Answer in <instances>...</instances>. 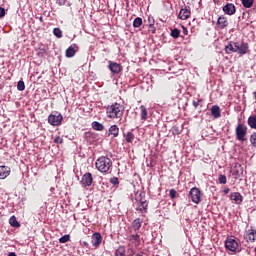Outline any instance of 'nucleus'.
<instances>
[{
    "label": "nucleus",
    "instance_id": "1",
    "mask_svg": "<svg viewBox=\"0 0 256 256\" xmlns=\"http://www.w3.org/2000/svg\"><path fill=\"white\" fill-rule=\"evenodd\" d=\"M225 51L228 55H231V53H237L240 57H243V55H247V52L249 51V44L247 42L231 41L225 46Z\"/></svg>",
    "mask_w": 256,
    "mask_h": 256
},
{
    "label": "nucleus",
    "instance_id": "2",
    "mask_svg": "<svg viewBox=\"0 0 256 256\" xmlns=\"http://www.w3.org/2000/svg\"><path fill=\"white\" fill-rule=\"evenodd\" d=\"M96 169L100 171V173H111V169L113 167V161L105 156H101L96 160Z\"/></svg>",
    "mask_w": 256,
    "mask_h": 256
},
{
    "label": "nucleus",
    "instance_id": "3",
    "mask_svg": "<svg viewBox=\"0 0 256 256\" xmlns=\"http://www.w3.org/2000/svg\"><path fill=\"white\" fill-rule=\"evenodd\" d=\"M106 115L109 119H121L123 117V106L117 102L107 106Z\"/></svg>",
    "mask_w": 256,
    "mask_h": 256
},
{
    "label": "nucleus",
    "instance_id": "4",
    "mask_svg": "<svg viewBox=\"0 0 256 256\" xmlns=\"http://www.w3.org/2000/svg\"><path fill=\"white\" fill-rule=\"evenodd\" d=\"M48 123L53 127H58V125H61V123H63V115H61V113L59 112L50 114L48 116Z\"/></svg>",
    "mask_w": 256,
    "mask_h": 256
},
{
    "label": "nucleus",
    "instance_id": "5",
    "mask_svg": "<svg viewBox=\"0 0 256 256\" xmlns=\"http://www.w3.org/2000/svg\"><path fill=\"white\" fill-rule=\"evenodd\" d=\"M247 136V126L243 124H238L236 127V139L238 141H246L245 137Z\"/></svg>",
    "mask_w": 256,
    "mask_h": 256
},
{
    "label": "nucleus",
    "instance_id": "6",
    "mask_svg": "<svg viewBox=\"0 0 256 256\" xmlns=\"http://www.w3.org/2000/svg\"><path fill=\"white\" fill-rule=\"evenodd\" d=\"M225 248L227 249V251L235 253V251L239 249V243H237V240H235V238L228 237L225 241Z\"/></svg>",
    "mask_w": 256,
    "mask_h": 256
},
{
    "label": "nucleus",
    "instance_id": "7",
    "mask_svg": "<svg viewBox=\"0 0 256 256\" xmlns=\"http://www.w3.org/2000/svg\"><path fill=\"white\" fill-rule=\"evenodd\" d=\"M189 195L193 203H196V205H199V203H201V190H199V188H192L189 192Z\"/></svg>",
    "mask_w": 256,
    "mask_h": 256
},
{
    "label": "nucleus",
    "instance_id": "8",
    "mask_svg": "<svg viewBox=\"0 0 256 256\" xmlns=\"http://www.w3.org/2000/svg\"><path fill=\"white\" fill-rule=\"evenodd\" d=\"M108 69L113 73L114 75H117L123 71V67L121 64L113 61H109Z\"/></svg>",
    "mask_w": 256,
    "mask_h": 256
},
{
    "label": "nucleus",
    "instance_id": "9",
    "mask_svg": "<svg viewBox=\"0 0 256 256\" xmlns=\"http://www.w3.org/2000/svg\"><path fill=\"white\" fill-rule=\"evenodd\" d=\"M81 183L84 187H91V185H93V174L89 172L85 173L82 177Z\"/></svg>",
    "mask_w": 256,
    "mask_h": 256
},
{
    "label": "nucleus",
    "instance_id": "10",
    "mask_svg": "<svg viewBox=\"0 0 256 256\" xmlns=\"http://www.w3.org/2000/svg\"><path fill=\"white\" fill-rule=\"evenodd\" d=\"M102 242L103 236H101V233L96 232L92 235V245L93 247H95V249H97V247H99V245H101Z\"/></svg>",
    "mask_w": 256,
    "mask_h": 256
},
{
    "label": "nucleus",
    "instance_id": "11",
    "mask_svg": "<svg viewBox=\"0 0 256 256\" xmlns=\"http://www.w3.org/2000/svg\"><path fill=\"white\" fill-rule=\"evenodd\" d=\"M189 17H191V11L189 10V7L182 8L178 14V19H181L182 21H187Z\"/></svg>",
    "mask_w": 256,
    "mask_h": 256
},
{
    "label": "nucleus",
    "instance_id": "12",
    "mask_svg": "<svg viewBox=\"0 0 256 256\" xmlns=\"http://www.w3.org/2000/svg\"><path fill=\"white\" fill-rule=\"evenodd\" d=\"M134 207H136V211H138V213H147V207H149V203L147 202L134 203Z\"/></svg>",
    "mask_w": 256,
    "mask_h": 256
},
{
    "label": "nucleus",
    "instance_id": "13",
    "mask_svg": "<svg viewBox=\"0 0 256 256\" xmlns=\"http://www.w3.org/2000/svg\"><path fill=\"white\" fill-rule=\"evenodd\" d=\"M244 239H246V241L249 243H253V241L256 240V230L254 229H249L245 235H244Z\"/></svg>",
    "mask_w": 256,
    "mask_h": 256
},
{
    "label": "nucleus",
    "instance_id": "14",
    "mask_svg": "<svg viewBox=\"0 0 256 256\" xmlns=\"http://www.w3.org/2000/svg\"><path fill=\"white\" fill-rule=\"evenodd\" d=\"M223 11L225 12L226 15H235L237 9L235 8V4L228 3L223 7Z\"/></svg>",
    "mask_w": 256,
    "mask_h": 256
},
{
    "label": "nucleus",
    "instance_id": "15",
    "mask_svg": "<svg viewBox=\"0 0 256 256\" xmlns=\"http://www.w3.org/2000/svg\"><path fill=\"white\" fill-rule=\"evenodd\" d=\"M11 174V168L8 166H0V179H7Z\"/></svg>",
    "mask_w": 256,
    "mask_h": 256
},
{
    "label": "nucleus",
    "instance_id": "16",
    "mask_svg": "<svg viewBox=\"0 0 256 256\" xmlns=\"http://www.w3.org/2000/svg\"><path fill=\"white\" fill-rule=\"evenodd\" d=\"M143 202H147V200L145 199V192L137 191L134 196L133 205L134 203H143Z\"/></svg>",
    "mask_w": 256,
    "mask_h": 256
},
{
    "label": "nucleus",
    "instance_id": "17",
    "mask_svg": "<svg viewBox=\"0 0 256 256\" xmlns=\"http://www.w3.org/2000/svg\"><path fill=\"white\" fill-rule=\"evenodd\" d=\"M130 242L135 247H139V245H141V236H139L138 233L131 234L130 235Z\"/></svg>",
    "mask_w": 256,
    "mask_h": 256
},
{
    "label": "nucleus",
    "instance_id": "18",
    "mask_svg": "<svg viewBox=\"0 0 256 256\" xmlns=\"http://www.w3.org/2000/svg\"><path fill=\"white\" fill-rule=\"evenodd\" d=\"M230 199L232 201H235V203L237 205H240V203H243V196L241 195V193L239 192H233L231 195H230Z\"/></svg>",
    "mask_w": 256,
    "mask_h": 256
},
{
    "label": "nucleus",
    "instance_id": "19",
    "mask_svg": "<svg viewBox=\"0 0 256 256\" xmlns=\"http://www.w3.org/2000/svg\"><path fill=\"white\" fill-rule=\"evenodd\" d=\"M241 171H243L241 164L236 163L234 166V171L232 172L233 177L239 179L241 177Z\"/></svg>",
    "mask_w": 256,
    "mask_h": 256
},
{
    "label": "nucleus",
    "instance_id": "20",
    "mask_svg": "<svg viewBox=\"0 0 256 256\" xmlns=\"http://www.w3.org/2000/svg\"><path fill=\"white\" fill-rule=\"evenodd\" d=\"M217 25L219 29H225V27L229 25L227 18H225V16H220L217 20Z\"/></svg>",
    "mask_w": 256,
    "mask_h": 256
},
{
    "label": "nucleus",
    "instance_id": "21",
    "mask_svg": "<svg viewBox=\"0 0 256 256\" xmlns=\"http://www.w3.org/2000/svg\"><path fill=\"white\" fill-rule=\"evenodd\" d=\"M211 115L214 117V119H219V117H221V108H219L217 105L212 106Z\"/></svg>",
    "mask_w": 256,
    "mask_h": 256
},
{
    "label": "nucleus",
    "instance_id": "22",
    "mask_svg": "<svg viewBox=\"0 0 256 256\" xmlns=\"http://www.w3.org/2000/svg\"><path fill=\"white\" fill-rule=\"evenodd\" d=\"M143 225V219L141 218H136L133 222H132V229H134V231H139L141 229V226Z\"/></svg>",
    "mask_w": 256,
    "mask_h": 256
},
{
    "label": "nucleus",
    "instance_id": "23",
    "mask_svg": "<svg viewBox=\"0 0 256 256\" xmlns=\"http://www.w3.org/2000/svg\"><path fill=\"white\" fill-rule=\"evenodd\" d=\"M109 134L113 135V137H119V127L117 125L110 126Z\"/></svg>",
    "mask_w": 256,
    "mask_h": 256
},
{
    "label": "nucleus",
    "instance_id": "24",
    "mask_svg": "<svg viewBox=\"0 0 256 256\" xmlns=\"http://www.w3.org/2000/svg\"><path fill=\"white\" fill-rule=\"evenodd\" d=\"M92 129H94V131H103V129H105V126L97 121L92 122Z\"/></svg>",
    "mask_w": 256,
    "mask_h": 256
},
{
    "label": "nucleus",
    "instance_id": "25",
    "mask_svg": "<svg viewBox=\"0 0 256 256\" xmlns=\"http://www.w3.org/2000/svg\"><path fill=\"white\" fill-rule=\"evenodd\" d=\"M248 125L251 129H256V116L255 115L249 116Z\"/></svg>",
    "mask_w": 256,
    "mask_h": 256
},
{
    "label": "nucleus",
    "instance_id": "26",
    "mask_svg": "<svg viewBox=\"0 0 256 256\" xmlns=\"http://www.w3.org/2000/svg\"><path fill=\"white\" fill-rule=\"evenodd\" d=\"M140 109H141L142 121H147V115H148L147 108L144 105H142V106H140Z\"/></svg>",
    "mask_w": 256,
    "mask_h": 256
},
{
    "label": "nucleus",
    "instance_id": "27",
    "mask_svg": "<svg viewBox=\"0 0 256 256\" xmlns=\"http://www.w3.org/2000/svg\"><path fill=\"white\" fill-rule=\"evenodd\" d=\"M75 53H77V51H75V48H73L72 46H70V47L66 50V57H68V58L75 57Z\"/></svg>",
    "mask_w": 256,
    "mask_h": 256
},
{
    "label": "nucleus",
    "instance_id": "28",
    "mask_svg": "<svg viewBox=\"0 0 256 256\" xmlns=\"http://www.w3.org/2000/svg\"><path fill=\"white\" fill-rule=\"evenodd\" d=\"M9 223L11 227H21V224L17 221V218L15 216L10 217Z\"/></svg>",
    "mask_w": 256,
    "mask_h": 256
},
{
    "label": "nucleus",
    "instance_id": "29",
    "mask_svg": "<svg viewBox=\"0 0 256 256\" xmlns=\"http://www.w3.org/2000/svg\"><path fill=\"white\" fill-rule=\"evenodd\" d=\"M255 0H242V5L243 7H245L246 9H251V7H253V3Z\"/></svg>",
    "mask_w": 256,
    "mask_h": 256
},
{
    "label": "nucleus",
    "instance_id": "30",
    "mask_svg": "<svg viewBox=\"0 0 256 256\" xmlns=\"http://www.w3.org/2000/svg\"><path fill=\"white\" fill-rule=\"evenodd\" d=\"M115 256H127L125 254V247L119 246L118 249H116V251H115Z\"/></svg>",
    "mask_w": 256,
    "mask_h": 256
},
{
    "label": "nucleus",
    "instance_id": "31",
    "mask_svg": "<svg viewBox=\"0 0 256 256\" xmlns=\"http://www.w3.org/2000/svg\"><path fill=\"white\" fill-rule=\"evenodd\" d=\"M141 25H143V19H141L140 17L135 18L133 21V27L137 28L141 27Z\"/></svg>",
    "mask_w": 256,
    "mask_h": 256
},
{
    "label": "nucleus",
    "instance_id": "32",
    "mask_svg": "<svg viewBox=\"0 0 256 256\" xmlns=\"http://www.w3.org/2000/svg\"><path fill=\"white\" fill-rule=\"evenodd\" d=\"M133 139H135V135H133V132H127L125 140L127 143H133Z\"/></svg>",
    "mask_w": 256,
    "mask_h": 256
},
{
    "label": "nucleus",
    "instance_id": "33",
    "mask_svg": "<svg viewBox=\"0 0 256 256\" xmlns=\"http://www.w3.org/2000/svg\"><path fill=\"white\" fill-rule=\"evenodd\" d=\"M53 33L58 39H61V37H63V31H61L59 28H54Z\"/></svg>",
    "mask_w": 256,
    "mask_h": 256
},
{
    "label": "nucleus",
    "instance_id": "34",
    "mask_svg": "<svg viewBox=\"0 0 256 256\" xmlns=\"http://www.w3.org/2000/svg\"><path fill=\"white\" fill-rule=\"evenodd\" d=\"M179 35H181V31H179V29L174 28L171 31V37H173L174 39H178Z\"/></svg>",
    "mask_w": 256,
    "mask_h": 256
},
{
    "label": "nucleus",
    "instance_id": "35",
    "mask_svg": "<svg viewBox=\"0 0 256 256\" xmlns=\"http://www.w3.org/2000/svg\"><path fill=\"white\" fill-rule=\"evenodd\" d=\"M71 236L66 234L59 239V243H69Z\"/></svg>",
    "mask_w": 256,
    "mask_h": 256
},
{
    "label": "nucleus",
    "instance_id": "36",
    "mask_svg": "<svg viewBox=\"0 0 256 256\" xmlns=\"http://www.w3.org/2000/svg\"><path fill=\"white\" fill-rule=\"evenodd\" d=\"M17 89L18 91H25V82L23 80L18 81Z\"/></svg>",
    "mask_w": 256,
    "mask_h": 256
},
{
    "label": "nucleus",
    "instance_id": "37",
    "mask_svg": "<svg viewBox=\"0 0 256 256\" xmlns=\"http://www.w3.org/2000/svg\"><path fill=\"white\" fill-rule=\"evenodd\" d=\"M218 181L220 183V185H225L227 183V176L225 175H220L218 177Z\"/></svg>",
    "mask_w": 256,
    "mask_h": 256
},
{
    "label": "nucleus",
    "instance_id": "38",
    "mask_svg": "<svg viewBox=\"0 0 256 256\" xmlns=\"http://www.w3.org/2000/svg\"><path fill=\"white\" fill-rule=\"evenodd\" d=\"M250 143L253 147H256V132H254L253 134H251L250 136Z\"/></svg>",
    "mask_w": 256,
    "mask_h": 256
},
{
    "label": "nucleus",
    "instance_id": "39",
    "mask_svg": "<svg viewBox=\"0 0 256 256\" xmlns=\"http://www.w3.org/2000/svg\"><path fill=\"white\" fill-rule=\"evenodd\" d=\"M169 195H170V199H175L177 197V190L171 189Z\"/></svg>",
    "mask_w": 256,
    "mask_h": 256
},
{
    "label": "nucleus",
    "instance_id": "40",
    "mask_svg": "<svg viewBox=\"0 0 256 256\" xmlns=\"http://www.w3.org/2000/svg\"><path fill=\"white\" fill-rule=\"evenodd\" d=\"M110 183H111L112 185H119V178H117V177H112V178L110 179Z\"/></svg>",
    "mask_w": 256,
    "mask_h": 256
},
{
    "label": "nucleus",
    "instance_id": "41",
    "mask_svg": "<svg viewBox=\"0 0 256 256\" xmlns=\"http://www.w3.org/2000/svg\"><path fill=\"white\" fill-rule=\"evenodd\" d=\"M54 143H57V145H61L63 143V138L61 136H58L54 139Z\"/></svg>",
    "mask_w": 256,
    "mask_h": 256
},
{
    "label": "nucleus",
    "instance_id": "42",
    "mask_svg": "<svg viewBox=\"0 0 256 256\" xmlns=\"http://www.w3.org/2000/svg\"><path fill=\"white\" fill-rule=\"evenodd\" d=\"M5 15H7V11L5 10V8L0 7V17H5Z\"/></svg>",
    "mask_w": 256,
    "mask_h": 256
},
{
    "label": "nucleus",
    "instance_id": "43",
    "mask_svg": "<svg viewBox=\"0 0 256 256\" xmlns=\"http://www.w3.org/2000/svg\"><path fill=\"white\" fill-rule=\"evenodd\" d=\"M153 23H155V21L153 20V17H148V27H153Z\"/></svg>",
    "mask_w": 256,
    "mask_h": 256
},
{
    "label": "nucleus",
    "instance_id": "44",
    "mask_svg": "<svg viewBox=\"0 0 256 256\" xmlns=\"http://www.w3.org/2000/svg\"><path fill=\"white\" fill-rule=\"evenodd\" d=\"M192 105H193V107L195 108V109H197L198 107H199V102H197V101H193L192 102Z\"/></svg>",
    "mask_w": 256,
    "mask_h": 256
},
{
    "label": "nucleus",
    "instance_id": "45",
    "mask_svg": "<svg viewBox=\"0 0 256 256\" xmlns=\"http://www.w3.org/2000/svg\"><path fill=\"white\" fill-rule=\"evenodd\" d=\"M67 0H57L58 5H65Z\"/></svg>",
    "mask_w": 256,
    "mask_h": 256
},
{
    "label": "nucleus",
    "instance_id": "46",
    "mask_svg": "<svg viewBox=\"0 0 256 256\" xmlns=\"http://www.w3.org/2000/svg\"><path fill=\"white\" fill-rule=\"evenodd\" d=\"M183 33L184 35H188L189 31L187 30V28L183 27Z\"/></svg>",
    "mask_w": 256,
    "mask_h": 256
},
{
    "label": "nucleus",
    "instance_id": "47",
    "mask_svg": "<svg viewBox=\"0 0 256 256\" xmlns=\"http://www.w3.org/2000/svg\"><path fill=\"white\" fill-rule=\"evenodd\" d=\"M229 191H230V189L226 188V189L223 190V193H225V195H227V194H229Z\"/></svg>",
    "mask_w": 256,
    "mask_h": 256
},
{
    "label": "nucleus",
    "instance_id": "48",
    "mask_svg": "<svg viewBox=\"0 0 256 256\" xmlns=\"http://www.w3.org/2000/svg\"><path fill=\"white\" fill-rule=\"evenodd\" d=\"M8 256H17V254H15V252H10Z\"/></svg>",
    "mask_w": 256,
    "mask_h": 256
},
{
    "label": "nucleus",
    "instance_id": "49",
    "mask_svg": "<svg viewBox=\"0 0 256 256\" xmlns=\"http://www.w3.org/2000/svg\"><path fill=\"white\" fill-rule=\"evenodd\" d=\"M84 245H85L86 247H88V246H89V244H88L87 242H84Z\"/></svg>",
    "mask_w": 256,
    "mask_h": 256
},
{
    "label": "nucleus",
    "instance_id": "50",
    "mask_svg": "<svg viewBox=\"0 0 256 256\" xmlns=\"http://www.w3.org/2000/svg\"><path fill=\"white\" fill-rule=\"evenodd\" d=\"M40 21H43V17H40Z\"/></svg>",
    "mask_w": 256,
    "mask_h": 256
}]
</instances>
